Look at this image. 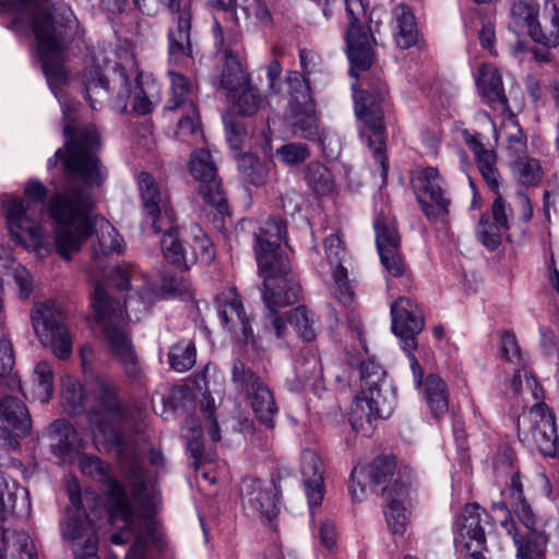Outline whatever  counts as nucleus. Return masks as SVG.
<instances>
[{
  "instance_id": "f257e3e1",
  "label": "nucleus",
  "mask_w": 559,
  "mask_h": 559,
  "mask_svg": "<svg viewBox=\"0 0 559 559\" xmlns=\"http://www.w3.org/2000/svg\"><path fill=\"white\" fill-rule=\"evenodd\" d=\"M63 122L64 148L56 151L48 159V167L61 162L68 183L63 192L50 197L48 213L57 223V251L70 260L93 233L90 219L93 199L88 190L102 186L107 174L96 155L100 147L96 127L79 123L75 108L70 105L63 107Z\"/></svg>"
},
{
  "instance_id": "f03ea898",
  "label": "nucleus",
  "mask_w": 559,
  "mask_h": 559,
  "mask_svg": "<svg viewBox=\"0 0 559 559\" xmlns=\"http://www.w3.org/2000/svg\"><path fill=\"white\" fill-rule=\"evenodd\" d=\"M119 436L123 452L120 451L118 443L107 440L102 435H95L96 438L102 437L116 447L122 468L130 481L132 498H129L122 486L110 477L108 466L100 459L82 455L80 467L83 474L108 484L110 518L119 527V531L111 535V543L122 545L133 540L126 559H147V544L160 543L158 525L154 519L155 502L154 498L146 493L145 472L141 460L142 450L136 444H129L120 431Z\"/></svg>"
},
{
  "instance_id": "7ed1b4c3",
  "label": "nucleus",
  "mask_w": 559,
  "mask_h": 559,
  "mask_svg": "<svg viewBox=\"0 0 559 559\" xmlns=\"http://www.w3.org/2000/svg\"><path fill=\"white\" fill-rule=\"evenodd\" d=\"M369 0H352V76H356L358 86L355 91L354 111L359 123V135L379 163L382 176L389 169L384 143L383 104L386 88L380 79L359 78L355 71H368L376 61L377 41L373 35L372 12Z\"/></svg>"
},
{
  "instance_id": "20e7f679",
  "label": "nucleus",
  "mask_w": 559,
  "mask_h": 559,
  "mask_svg": "<svg viewBox=\"0 0 559 559\" xmlns=\"http://www.w3.org/2000/svg\"><path fill=\"white\" fill-rule=\"evenodd\" d=\"M286 235L282 219L269 218L254 233V251L260 272L263 274L262 299L265 306L266 333L278 340L287 336V322L277 307H287L299 300L301 288L297 276L292 273L290 262L281 250V241Z\"/></svg>"
},
{
  "instance_id": "39448f33",
  "label": "nucleus",
  "mask_w": 559,
  "mask_h": 559,
  "mask_svg": "<svg viewBox=\"0 0 559 559\" xmlns=\"http://www.w3.org/2000/svg\"><path fill=\"white\" fill-rule=\"evenodd\" d=\"M0 3L17 13L15 23L29 25L50 88L55 92L66 84L68 72L64 60L70 39L72 11H60L48 0H0Z\"/></svg>"
},
{
  "instance_id": "423d86ee",
  "label": "nucleus",
  "mask_w": 559,
  "mask_h": 559,
  "mask_svg": "<svg viewBox=\"0 0 559 559\" xmlns=\"http://www.w3.org/2000/svg\"><path fill=\"white\" fill-rule=\"evenodd\" d=\"M61 397L66 412L70 415L87 412L94 435H102L107 440L118 443L120 451L123 452L116 424L123 419L126 414L114 385L107 378H93L84 390L76 379L66 377L62 380Z\"/></svg>"
},
{
  "instance_id": "0eeeda50",
  "label": "nucleus",
  "mask_w": 559,
  "mask_h": 559,
  "mask_svg": "<svg viewBox=\"0 0 559 559\" xmlns=\"http://www.w3.org/2000/svg\"><path fill=\"white\" fill-rule=\"evenodd\" d=\"M356 337L361 350L356 349L359 359L360 391L355 396V407H352L354 418L352 428L364 436L373 433L376 421L379 418L388 417L391 406L386 403L381 393L385 371L368 353L362 325L352 320V340Z\"/></svg>"
},
{
  "instance_id": "6e6552de",
  "label": "nucleus",
  "mask_w": 559,
  "mask_h": 559,
  "mask_svg": "<svg viewBox=\"0 0 559 559\" xmlns=\"http://www.w3.org/2000/svg\"><path fill=\"white\" fill-rule=\"evenodd\" d=\"M106 301L103 290L97 288L94 297L95 320L103 326L112 353L119 358L123 366L126 377L134 384L144 385L146 378L139 362V358L133 350L128 332L124 331L122 312L119 307L110 305L111 312L108 313L106 310Z\"/></svg>"
},
{
  "instance_id": "1a4fd4ad",
  "label": "nucleus",
  "mask_w": 559,
  "mask_h": 559,
  "mask_svg": "<svg viewBox=\"0 0 559 559\" xmlns=\"http://www.w3.org/2000/svg\"><path fill=\"white\" fill-rule=\"evenodd\" d=\"M34 331L44 346L59 359L72 354V337L66 326V314L55 300L36 302L31 312Z\"/></svg>"
},
{
  "instance_id": "9d476101",
  "label": "nucleus",
  "mask_w": 559,
  "mask_h": 559,
  "mask_svg": "<svg viewBox=\"0 0 559 559\" xmlns=\"http://www.w3.org/2000/svg\"><path fill=\"white\" fill-rule=\"evenodd\" d=\"M83 84L85 98L94 110L102 108L115 90H118L117 98L123 109L127 99L131 96V83L127 70L116 62L105 69L98 66L86 69L83 74Z\"/></svg>"
},
{
  "instance_id": "9b49d317",
  "label": "nucleus",
  "mask_w": 559,
  "mask_h": 559,
  "mask_svg": "<svg viewBox=\"0 0 559 559\" xmlns=\"http://www.w3.org/2000/svg\"><path fill=\"white\" fill-rule=\"evenodd\" d=\"M70 501L75 511H67L60 522L61 535L71 543L74 559H98V535L94 523L81 510V495L70 490Z\"/></svg>"
},
{
  "instance_id": "f8f14e48",
  "label": "nucleus",
  "mask_w": 559,
  "mask_h": 559,
  "mask_svg": "<svg viewBox=\"0 0 559 559\" xmlns=\"http://www.w3.org/2000/svg\"><path fill=\"white\" fill-rule=\"evenodd\" d=\"M231 381L240 392L247 395L257 418L272 428L278 408L269 386L239 359L233 362Z\"/></svg>"
},
{
  "instance_id": "ddd939ff",
  "label": "nucleus",
  "mask_w": 559,
  "mask_h": 559,
  "mask_svg": "<svg viewBox=\"0 0 559 559\" xmlns=\"http://www.w3.org/2000/svg\"><path fill=\"white\" fill-rule=\"evenodd\" d=\"M411 185L421 211L429 219L449 213L451 201L445 197L443 179L435 167H417L412 171Z\"/></svg>"
},
{
  "instance_id": "4468645a",
  "label": "nucleus",
  "mask_w": 559,
  "mask_h": 559,
  "mask_svg": "<svg viewBox=\"0 0 559 559\" xmlns=\"http://www.w3.org/2000/svg\"><path fill=\"white\" fill-rule=\"evenodd\" d=\"M413 472L411 468H403L397 472L392 486L382 488L385 498L384 516L386 524L394 535H403L411 522V510L407 507L411 502L413 487Z\"/></svg>"
},
{
  "instance_id": "2eb2a0df",
  "label": "nucleus",
  "mask_w": 559,
  "mask_h": 559,
  "mask_svg": "<svg viewBox=\"0 0 559 559\" xmlns=\"http://www.w3.org/2000/svg\"><path fill=\"white\" fill-rule=\"evenodd\" d=\"M166 5L174 14L175 25L168 31V58L174 66L188 68L193 62L190 39L192 13L189 1L166 0Z\"/></svg>"
},
{
  "instance_id": "dca6fc26",
  "label": "nucleus",
  "mask_w": 559,
  "mask_h": 559,
  "mask_svg": "<svg viewBox=\"0 0 559 559\" xmlns=\"http://www.w3.org/2000/svg\"><path fill=\"white\" fill-rule=\"evenodd\" d=\"M392 332L402 342L403 350L417 348L416 336L425 328V317L421 307L412 298L399 297L390 306Z\"/></svg>"
},
{
  "instance_id": "f3484780",
  "label": "nucleus",
  "mask_w": 559,
  "mask_h": 559,
  "mask_svg": "<svg viewBox=\"0 0 559 559\" xmlns=\"http://www.w3.org/2000/svg\"><path fill=\"white\" fill-rule=\"evenodd\" d=\"M142 205L146 213V222H150L156 234L164 227L175 222L174 210L169 198L162 192L155 178L148 173L142 171L138 177Z\"/></svg>"
},
{
  "instance_id": "a211bd4d",
  "label": "nucleus",
  "mask_w": 559,
  "mask_h": 559,
  "mask_svg": "<svg viewBox=\"0 0 559 559\" xmlns=\"http://www.w3.org/2000/svg\"><path fill=\"white\" fill-rule=\"evenodd\" d=\"M376 243L380 260L386 272L399 277L405 272V263L401 253V236L393 217L379 215L374 219Z\"/></svg>"
},
{
  "instance_id": "6ab92c4d",
  "label": "nucleus",
  "mask_w": 559,
  "mask_h": 559,
  "mask_svg": "<svg viewBox=\"0 0 559 559\" xmlns=\"http://www.w3.org/2000/svg\"><path fill=\"white\" fill-rule=\"evenodd\" d=\"M218 317L224 328H226L234 337L254 348L258 347L255 337L250 326L248 316L243 310V306L239 295L235 288L218 294L215 298Z\"/></svg>"
},
{
  "instance_id": "aec40b11",
  "label": "nucleus",
  "mask_w": 559,
  "mask_h": 559,
  "mask_svg": "<svg viewBox=\"0 0 559 559\" xmlns=\"http://www.w3.org/2000/svg\"><path fill=\"white\" fill-rule=\"evenodd\" d=\"M490 515L478 503H468L463 509L457 522L459 543L473 559H486V535L484 525L488 524Z\"/></svg>"
},
{
  "instance_id": "412c9836",
  "label": "nucleus",
  "mask_w": 559,
  "mask_h": 559,
  "mask_svg": "<svg viewBox=\"0 0 559 559\" xmlns=\"http://www.w3.org/2000/svg\"><path fill=\"white\" fill-rule=\"evenodd\" d=\"M190 171L201 182L199 192L204 201L216 207L219 213H224L227 210V201L217 179L216 165L207 150H200L192 154Z\"/></svg>"
},
{
  "instance_id": "4be33fe9",
  "label": "nucleus",
  "mask_w": 559,
  "mask_h": 559,
  "mask_svg": "<svg viewBox=\"0 0 559 559\" xmlns=\"http://www.w3.org/2000/svg\"><path fill=\"white\" fill-rule=\"evenodd\" d=\"M524 530L519 528L514 520H502L501 525L512 536L516 547L518 559H547L548 535L537 528L536 518L532 515L531 523L520 520Z\"/></svg>"
},
{
  "instance_id": "5701e85b",
  "label": "nucleus",
  "mask_w": 559,
  "mask_h": 559,
  "mask_svg": "<svg viewBox=\"0 0 559 559\" xmlns=\"http://www.w3.org/2000/svg\"><path fill=\"white\" fill-rule=\"evenodd\" d=\"M326 260L331 266V282L329 290L331 295L343 306L349 305L348 272L344 263L347 260V251L338 236L330 235L324 240Z\"/></svg>"
},
{
  "instance_id": "b1692460",
  "label": "nucleus",
  "mask_w": 559,
  "mask_h": 559,
  "mask_svg": "<svg viewBox=\"0 0 559 559\" xmlns=\"http://www.w3.org/2000/svg\"><path fill=\"white\" fill-rule=\"evenodd\" d=\"M530 432L534 443L545 456H555L559 449L556 419L544 402L535 403L528 413Z\"/></svg>"
},
{
  "instance_id": "393cba45",
  "label": "nucleus",
  "mask_w": 559,
  "mask_h": 559,
  "mask_svg": "<svg viewBox=\"0 0 559 559\" xmlns=\"http://www.w3.org/2000/svg\"><path fill=\"white\" fill-rule=\"evenodd\" d=\"M242 503L246 509L271 522L280 513L276 488L273 484H262L255 478H245L241 483Z\"/></svg>"
},
{
  "instance_id": "a878e982",
  "label": "nucleus",
  "mask_w": 559,
  "mask_h": 559,
  "mask_svg": "<svg viewBox=\"0 0 559 559\" xmlns=\"http://www.w3.org/2000/svg\"><path fill=\"white\" fill-rule=\"evenodd\" d=\"M99 288L103 290L104 298L108 301L107 305H115V307H119V309L122 312V318L124 322V331L127 332V321L126 318L130 321H138L140 320V314L145 313L148 311L150 307L158 300V293L155 289V286L152 284H145L140 292L136 293V295L129 296L124 299L123 308L121 307L120 302L118 300L112 299L106 287L102 283H96L94 285V290L92 295V307L94 308V297L96 289ZM107 312L110 313L111 309L110 306L106 307Z\"/></svg>"
},
{
  "instance_id": "bb28decb",
  "label": "nucleus",
  "mask_w": 559,
  "mask_h": 559,
  "mask_svg": "<svg viewBox=\"0 0 559 559\" xmlns=\"http://www.w3.org/2000/svg\"><path fill=\"white\" fill-rule=\"evenodd\" d=\"M463 138L474 154L476 166L487 187L493 193H498L501 176L497 167L498 157L496 151L486 148L478 133H472L465 130L463 131Z\"/></svg>"
},
{
  "instance_id": "cd10ccee",
  "label": "nucleus",
  "mask_w": 559,
  "mask_h": 559,
  "mask_svg": "<svg viewBox=\"0 0 559 559\" xmlns=\"http://www.w3.org/2000/svg\"><path fill=\"white\" fill-rule=\"evenodd\" d=\"M301 474L306 486V495L311 516L314 509L321 506L324 496L322 462L312 450H305L301 454Z\"/></svg>"
},
{
  "instance_id": "c85d7f7f",
  "label": "nucleus",
  "mask_w": 559,
  "mask_h": 559,
  "mask_svg": "<svg viewBox=\"0 0 559 559\" xmlns=\"http://www.w3.org/2000/svg\"><path fill=\"white\" fill-rule=\"evenodd\" d=\"M170 78V94L165 106L166 110H190L194 112L197 107V86L183 74L168 71Z\"/></svg>"
},
{
  "instance_id": "c756f323",
  "label": "nucleus",
  "mask_w": 559,
  "mask_h": 559,
  "mask_svg": "<svg viewBox=\"0 0 559 559\" xmlns=\"http://www.w3.org/2000/svg\"><path fill=\"white\" fill-rule=\"evenodd\" d=\"M289 118L293 133L306 140L314 142L323 131L320 128L314 102H308L301 106L298 104L292 105L289 107Z\"/></svg>"
},
{
  "instance_id": "7c9ffc66",
  "label": "nucleus",
  "mask_w": 559,
  "mask_h": 559,
  "mask_svg": "<svg viewBox=\"0 0 559 559\" xmlns=\"http://www.w3.org/2000/svg\"><path fill=\"white\" fill-rule=\"evenodd\" d=\"M391 25L400 48L408 49L416 44L418 29L415 15L408 5L400 3L393 8Z\"/></svg>"
},
{
  "instance_id": "2f4dec72",
  "label": "nucleus",
  "mask_w": 559,
  "mask_h": 559,
  "mask_svg": "<svg viewBox=\"0 0 559 559\" xmlns=\"http://www.w3.org/2000/svg\"><path fill=\"white\" fill-rule=\"evenodd\" d=\"M477 85L483 96L491 106L499 108L501 111H507L509 109L508 98L502 85V79L495 67L484 64L479 68Z\"/></svg>"
},
{
  "instance_id": "473e14b6",
  "label": "nucleus",
  "mask_w": 559,
  "mask_h": 559,
  "mask_svg": "<svg viewBox=\"0 0 559 559\" xmlns=\"http://www.w3.org/2000/svg\"><path fill=\"white\" fill-rule=\"evenodd\" d=\"M0 419L5 424V428L16 436L26 435L32 426L26 406L10 395L0 400Z\"/></svg>"
},
{
  "instance_id": "72a5a7b5",
  "label": "nucleus",
  "mask_w": 559,
  "mask_h": 559,
  "mask_svg": "<svg viewBox=\"0 0 559 559\" xmlns=\"http://www.w3.org/2000/svg\"><path fill=\"white\" fill-rule=\"evenodd\" d=\"M539 5L536 2L515 0L511 5V23L519 32H526L535 40L538 21Z\"/></svg>"
},
{
  "instance_id": "f704fd0d",
  "label": "nucleus",
  "mask_w": 559,
  "mask_h": 559,
  "mask_svg": "<svg viewBox=\"0 0 559 559\" xmlns=\"http://www.w3.org/2000/svg\"><path fill=\"white\" fill-rule=\"evenodd\" d=\"M248 84H250L248 73L243 69L238 56L230 50H226L219 83L221 87L226 91L227 96H231V94L238 93L240 88Z\"/></svg>"
},
{
  "instance_id": "c9c22d12",
  "label": "nucleus",
  "mask_w": 559,
  "mask_h": 559,
  "mask_svg": "<svg viewBox=\"0 0 559 559\" xmlns=\"http://www.w3.org/2000/svg\"><path fill=\"white\" fill-rule=\"evenodd\" d=\"M305 179L308 187L319 197L331 195L337 191L331 170L319 162H312L307 166Z\"/></svg>"
},
{
  "instance_id": "e433bc0d",
  "label": "nucleus",
  "mask_w": 559,
  "mask_h": 559,
  "mask_svg": "<svg viewBox=\"0 0 559 559\" xmlns=\"http://www.w3.org/2000/svg\"><path fill=\"white\" fill-rule=\"evenodd\" d=\"M190 251L186 253L185 270H188L191 264L200 262L210 264L215 259V248L211 239L203 233V230L195 226L192 230V242L189 245Z\"/></svg>"
},
{
  "instance_id": "4c0bfd02",
  "label": "nucleus",
  "mask_w": 559,
  "mask_h": 559,
  "mask_svg": "<svg viewBox=\"0 0 559 559\" xmlns=\"http://www.w3.org/2000/svg\"><path fill=\"white\" fill-rule=\"evenodd\" d=\"M425 399L436 418L448 412V390L443 380L437 374H429L425 380Z\"/></svg>"
},
{
  "instance_id": "58836bf2",
  "label": "nucleus",
  "mask_w": 559,
  "mask_h": 559,
  "mask_svg": "<svg viewBox=\"0 0 559 559\" xmlns=\"http://www.w3.org/2000/svg\"><path fill=\"white\" fill-rule=\"evenodd\" d=\"M14 362L11 341L3 335L0 338V388L7 386L10 392L21 391L24 394L20 379L12 373Z\"/></svg>"
},
{
  "instance_id": "ea45409f",
  "label": "nucleus",
  "mask_w": 559,
  "mask_h": 559,
  "mask_svg": "<svg viewBox=\"0 0 559 559\" xmlns=\"http://www.w3.org/2000/svg\"><path fill=\"white\" fill-rule=\"evenodd\" d=\"M238 169L242 180L255 187L265 185L270 175L269 163L252 154H243L239 157Z\"/></svg>"
},
{
  "instance_id": "a19ab883",
  "label": "nucleus",
  "mask_w": 559,
  "mask_h": 559,
  "mask_svg": "<svg viewBox=\"0 0 559 559\" xmlns=\"http://www.w3.org/2000/svg\"><path fill=\"white\" fill-rule=\"evenodd\" d=\"M160 233H164L160 239V248L164 258L173 265L185 270L186 265V253L187 249L183 248L178 229L174 226V223L167 227H164Z\"/></svg>"
},
{
  "instance_id": "79ce46f5",
  "label": "nucleus",
  "mask_w": 559,
  "mask_h": 559,
  "mask_svg": "<svg viewBox=\"0 0 559 559\" xmlns=\"http://www.w3.org/2000/svg\"><path fill=\"white\" fill-rule=\"evenodd\" d=\"M544 10L549 23L544 27L539 24L534 41L546 48H555L559 46V9L556 3L547 0Z\"/></svg>"
},
{
  "instance_id": "37998d69",
  "label": "nucleus",
  "mask_w": 559,
  "mask_h": 559,
  "mask_svg": "<svg viewBox=\"0 0 559 559\" xmlns=\"http://www.w3.org/2000/svg\"><path fill=\"white\" fill-rule=\"evenodd\" d=\"M27 496V490L0 471V528L10 511H14L17 496Z\"/></svg>"
},
{
  "instance_id": "c03bdc74",
  "label": "nucleus",
  "mask_w": 559,
  "mask_h": 559,
  "mask_svg": "<svg viewBox=\"0 0 559 559\" xmlns=\"http://www.w3.org/2000/svg\"><path fill=\"white\" fill-rule=\"evenodd\" d=\"M404 468H407L404 466ZM403 469L400 467L396 469V457L394 455H378L369 465V477L373 485L383 486L385 488L389 485L390 479L397 475V472Z\"/></svg>"
},
{
  "instance_id": "a18cd8bd",
  "label": "nucleus",
  "mask_w": 559,
  "mask_h": 559,
  "mask_svg": "<svg viewBox=\"0 0 559 559\" xmlns=\"http://www.w3.org/2000/svg\"><path fill=\"white\" fill-rule=\"evenodd\" d=\"M5 217L9 230L12 234L22 231L33 233V223L27 216L25 202L21 199H11L5 205Z\"/></svg>"
},
{
  "instance_id": "49530a36",
  "label": "nucleus",
  "mask_w": 559,
  "mask_h": 559,
  "mask_svg": "<svg viewBox=\"0 0 559 559\" xmlns=\"http://www.w3.org/2000/svg\"><path fill=\"white\" fill-rule=\"evenodd\" d=\"M34 396L41 403L48 402L53 395V370L47 361H39L33 374Z\"/></svg>"
},
{
  "instance_id": "de8ad7c7",
  "label": "nucleus",
  "mask_w": 559,
  "mask_h": 559,
  "mask_svg": "<svg viewBox=\"0 0 559 559\" xmlns=\"http://www.w3.org/2000/svg\"><path fill=\"white\" fill-rule=\"evenodd\" d=\"M512 173L522 186H535L543 177L539 162L532 157H519L512 164Z\"/></svg>"
},
{
  "instance_id": "09e8293b",
  "label": "nucleus",
  "mask_w": 559,
  "mask_h": 559,
  "mask_svg": "<svg viewBox=\"0 0 559 559\" xmlns=\"http://www.w3.org/2000/svg\"><path fill=\"white\" fill-rule=\"evenodd\" d=\"M237 93L227 96L234 104V109L242 116H252L260 108L263 103V98L259 90L254 88L250 84L240 88Z\"/></svg>"
},
{
  "instance_id": "8fccbe9b",
  "label": "nucleus",
  "mask_w": 559,
  "mask_h": 559,
  "mask_svg": "<svg viewBox=\"0 0 559 559\" xmlns=\"http://www.w3.org/2000/svg\"><path fill=\"white\" fill-rule=\"evenodd\" d=\"M197 350L193 342H178L170 347L168 361L177 372H185L195 364Z\"/></svg>"
},
{
  "instance_id": "3c124183",
  "label": "nucleus",
  "mask_w": 559,
  "mask_h": 559,
  "mask_svg": "<svg viewBox=\"0 0 559 559\" xmlns=\"http://www.w3.org/2000/svg\"><path fill=\"white\" fill-rule=\"evenodd\" d=\"M509 228L498 226L497 222L490 219L489 214H483L477 225L476 235L478 240L488 249H497L502 239V233Z\"/></svg>"
},
{
  "instance_id": "603ef678",
  "label": "nucleus",
  "mask_w": 559,
  "mask_h": 559,
  "mask_svg": "<svg viewBox=\"0 0 559 559\" xmlns=\"http://www.w3.org/2000/svg\"><path fill=\"white\" fill-rule=\"evenodd\" d=\"M181 112L182 117L178 121L177 135L181 141L197 143L203 138L198 107H194V112L190 110H181Z\"/></svg>"
},
{
  "instance_id": "864d4df0",
  "label": "nucleus",
  "mask_w": 559,
  "mask_h": 559,
  "mask_svg": "<svg viewBox=\"0 0 559 559\" xmlns=\"http://www.w3.org/2000/svg\"><path fill=\"white\" fill-rule=\"evenodd\" d=\"M288 322L301 340L311 342L316 337L314 320L305 306H298L289 311Z\"/></svg>"
},
{
  "instance_id": "5fc2aeb1",
  "label": "nucleus",
  "mask_w": 559,
  "mask_h": 559,
  "mask_svg": "<svg viewBox=\"0 0 559 559\" xmlns=\"http://www.w3.org/2000/svg\"><path fill=\"white\" fill-rule=\"evenodd\" d=\"M287 84L289 88V93L292 95V100L289 103V107L292 105L307 104L308 102H313L311 96V88L309 84V78L304 74L293 71L287 75Z\"/></svg>"
},
{
  "instance_id": "6e6d98bb",
  "label": "nucleus",
  "mask_w": 559,
  "mask_h": 559,
  "mask_svg": "<svg viewBox=\"0 0 559 559\" xmlns=\"http://www.w3.org/2000/svg\"><path fill=\"white\" fill-rule=\"evenodd\" d=\"M511 498V507L513 512L520 520H525L526 523H531L532 515H534L530 504L523 497L522 484L519 480V475L513 474L511 478V487L509 489Z\"/></svg>"
},
{
  "instance_id": "4d7b16f0",
  "label": "nucleus",
  "mask_w": 559,
  "mask_h": 559,
  "mask_svg": "<svg viewBox=\"0 0 559 559\" xmlns=\"http://www.w3.org/2000/svg\"><path fill=\"white\" fill-rule=\"evenodd\" d=\"M50 432L58 438V442L55 447L60 453H67L74 447L75 431L68 420L57 419L52 421Z\"/></svg>"
},
{
  "instance_id": "13d9d810",
  "label": "nucleus",
  "mask_w": 559,
  "mask_h": 559,
  "mask_svg": "<svg viewBox=\"0 0 559 559\" xmlns=\"http://www.w3.org/2000/svg\"><path fill=\"white\" fill-rule=\"evenodd\" d=\"M499 134L506 140L507 147L510 151L514 153L524 151L526 138L520 126L513 119H508L502 123Z\"/></svg>"
},
{
  "instance_id": "bf43d9fd",
  "label": "nucleus",
  "mask_w": 559,
  "mask_h": 559,
  "mask_svg": "<svg viewBox=\"0 0 559 559\" xmlns=\"http://www.w3.org/2000/svg\"><path fill=\"white\" fill-rule=\"evenodd\" d=\"M158 293V299L166 298L171 295H189L191 285L183 276L166 274L162 278L159 287H155Z\"/></svg>"
},
{
  "instance_id": "052dcab7",
  "label": "nucleus",
  "mask_w": 559,
  "mask_h": 559,
  "mask_svg": "<svg viewBox=\"0 0 559 559\" xmlns=\"http://www.w3.org/2000/svg\"><path fill=\"white\" fill-rule=\"evenodd\" d=\"M276 155L285 165L297 166L310 156V152L304 143H288L278 147Z\"/></svg>"
},
{
  "instance_id": "680f3d73",
  "label": "nucleus",
  "mask_w": 559,
  "mask_h": 559,
  "mask_svg": "<svg viewBox=\"0 0 559 559\" xmlns=\"http://www.w3.org/2000/svg\"><path fill=\"white\" fill-rule=\"evenodd\" d=\"M98 243L100 247V253L106 255L111 252H120L123 240L112 226L107 225L105 229L102 228L100 236L98 237Z\"/></svg>"
},
{
  "instance_id": "e2e57ef3",
  "label": "nucleus",
  "mask_w": 559,
  "mask_h": 559,
  "mask_svg": "<svg viewBox=\"0 0 559 559\" xmlns=\"http://www.w3.org/2000/svg\"><path fill=\"white\" fill-rule=\"evenodd\" d=\"M318 142L323 151V154L329 159H337L343 150V142L341 138L333 132H325L324 130L320 133Z\"/></svg>"
},
{
  "instance_id": "0e129e2a",
  "label": "nucleus",
  "mask_w": 559,
  "mask_h": 559,
  "mask_svg": "<svg viewBox=\"0 0 559 559\" xmlns=\"http://www.w3.org/2000/svg\"><path fill=\"white\" fill-rule=\"evenodd\" d=\"M187 426L189 427V429L192 432V437L188 438L187 450L192 457L191 465L193 466V468L195 471H199L200 466L202 464V461L205 460L203 457V443L201 440L202 429L189 426V421H187Z\"/></svg>"
},
{
  "instance_id": "69168bd1",
  "label": "nucleus",
  "mask_w": 559,
  "mask_h": 559,
  "mask_svg": "<svg viewBox=\"0 0 559 559\" xmlns=\"http://www.w3.org/2000/svg\"><path fill=\"white\" fill-rule=\"evenodd\" d=\"M522 368L518 369L510 381V386L513 391V393H519L521 391L522 386V378H525L526 385L532 390L533 395L535 399H539L542 396V388L538 385L536 380L530 374L528 370L526 369V365H520Z\"/></svg>"
},
{
  "instance_id": "338daca9",
  "label": "nucleus",
  "mask_w": 559,
  "mask_h": 559,
  "mask_svg": "<svg viewBox=\"0 0 559 559\" xmlns=\"http://www.w3.org/2000/svg\"><path fill=\"white\" fill-rule=\"evenodd\" d=\"M501 352H502L503 357L508 361L513 362L515 365L525 364L514 334L507 332L502 335Z\"/></svg>"
},
{
  "instance_id": "774afa93",
  "label": "nucleus",
  "mask_w": 559,
  "mask_h": 559,
  "mask_svg": "<svg viewBox=\"0 0 559 559\" xmlns=\"http://www.w3.org/2000/svg\"><path fill=\"white\" fill-rule=\"evenodd\" d=\"M299 60L300 67L302 69V74L307 78H309L312 74L319 73L322 70L321 56L311 49H300Z\"/></svg>"
}]
</instances>
